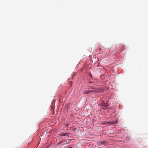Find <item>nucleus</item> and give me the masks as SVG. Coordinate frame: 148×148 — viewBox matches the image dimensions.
Listing matches in <instances>:
<instances>
[{
    "mask_svg": "<svg viewBox=\"0 0 148 148\" xmlns=\"http://www.w3.org/2000/svg\"><path fill=\"white\" fill-rule=\"evenodd\" d=\"M52 109L53 111H54V108L53 107L52 108Z\"/></svg>",
    "mask_w": 148,
    "mask_h": 148,
    "instance_id": "6",
    "label": "nucleus"
},
{
    "mask_svg": "<svg viewBox=\"0 0 148 148\" xmlns=\"http://www.w3.org/2000/svg\"><path fill=\"white\" fill-rule=\"evenodd\" d=\"M114 123V121H110V122H108V124H111V123Z\"/></svg>",
    "mask_w": 148,
    "mask_h": 148,
    "instance_id": "4",
    "label": "nucleus"
},
{
    "mask_svg": "<svg viewBox=\"0 0 148 148\" xmlns=\"http://www.w3.org/2000/svg\"><path fill=\"white\" fill-rule=\"evenodd\" d=\"M102 106L105 107H106L107 106V104H106L104 103L102 104Z\"/></svg>",
    "mask_w": 148,
    "mask_h": 148,
    "instance_id": "3",
    "label": "nucleus"
},
{
    "mask_svg": "<svg viewBox=\"0 0 148 148\" xmlns=\"http://www.w3.org/2000/svg\"><path fill=\"white\" fill-rule=\"evenodd\" d=\"M106 143L105 141H101L98 143V145L103 146V145H105V144Z\"/></svg>",
    "mask_w": 148,
    "mask_h": 148,
    "instance_id": "2",
    "label": "nucleus"
},
{
    "mask_svg": "<svg viewBox=\"0 0 148 148\" xmlns=\"http://www.w3.org/2000/svg\"><path fill=\"white\" fill-rule=\"evenodd\" d=\"M90 89L91 90H84L83 91V93L84 94H88L90 93H98L101 91V90L98 88H94L92 87H90Z\"/></svg>",
    "mask_w": 148,
    "mask_h": 148,
    "instance_id": "1",
    "label": "nucleus"
},
{
    "mask_svg": "<svg viewBox=\"0 0 148 148\" xmlns=\"http://www.w3.org/2000/svg\"><path fill=\"white\" fill-rule=\"evenodd\" d=\"M75 75V74H73V77Z\"/></svg>",
    "mask_w": 148,
    "mask_h": 148,
    "instance_id": "7",
    "label": "nucleus"
},
{
    "mask_svg": "<svg viewBox=\"0 0 148 148\" xmlns=\"http://www.w3.org/2000/svg\"><path fill=\"white\" fill-rule=\"evenodd\" d=\"M65 135H66V134H61V136H65Z\"/></svg>",
    "mask_w": 148,
    "mask_h": 148,
    "instance_id": "5",
    "label": "nucleus"
}]
</instances>
